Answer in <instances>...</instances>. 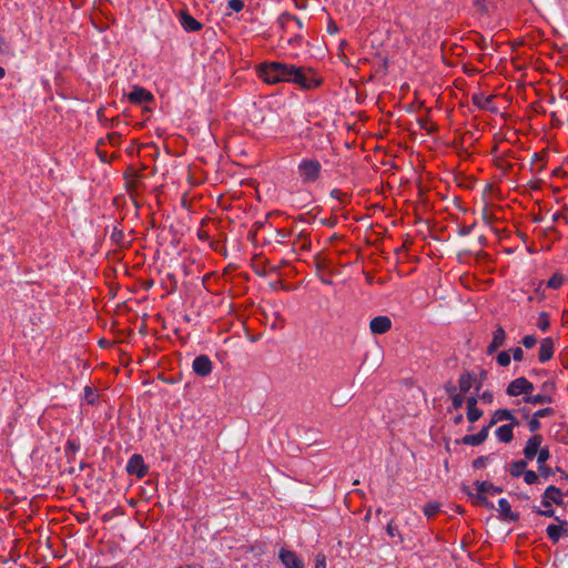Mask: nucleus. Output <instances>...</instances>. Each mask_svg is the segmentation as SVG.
<instances>
[{"label": "nucleus", "mask_w": 568, "mask_h": 568, "mask_svg": "<svg viewBox=\"0 0 568 568\" xmlns=\"http://www.w3.org/2000/svg\"><path fill=\"white\" fill-rule=\"evenodd\" d=\"M126 471L130 475H135L138 478H143L148 473L143 457L139 454L132 455L126 464Z\"/></svg>", "instance_id": "obj_5"}, {"label": "nucleus", "mask_w": 568, "mask_h": 568, "mask_svg": "<svg viewBox=\"0 0 568 568\" xmlns=\"http://www.w3.org/2000/svg\"><path fill=\"white\" fill-rule=\"evenodd\" d=\"M508 352H510V356L514 358L515 362H523L525 358L524 351L519 346L514 347Z\"/></svg>", "instance_id": "obj_34"}, {"label": "nucleus", "mask_w": 568, "mask_h": 568, "mask_svg": "<svg viewBox=\"0 0 568 568\" xmlns=\"http://www.w3.org/2000/svg\"><path fill=\"white\" fill-rule=\"evenodd\" d=\"M258 78L267 84L281 82L295 83L303 89H312L320 84L311 71L283 62H263L257 69Z\"/></svg>", "instance_id": "obj_1"}, {"label": "nucleus", "mask_w": 568, "mask_h": 568, "mask_svg": "<svg viewBox=\"0 0 568 568\" xmlns=\"http://www.w3.org/2000/svg\"><path fill=\"white\" fill-rule=\"evenodd\" d=\"M520 343L525 348L531 349L537 344V337L534 334H528L521 338Z\"/></svg>", "instance_id": "obj_31"}, {"label": "nucleus", "mask_w": 568, "mask_h": 568, "mask_svg": "<svg viewBox=\"0 0 568 568\" xmlns=\"http://www.w3.org/2000/svg\"><path fill=\"white\" fill-rule=\"evenodd\" d=\"M392 327V321L388 316H376L369 323V328L373 334H385Z\"/></svg>", "instance_id": "obj_12"}, {"label": "nucleus", "mask_w": 568, "mask_h": 568, "mask_svg": "<svg viewBox=\"0 0 568 568\" xmlns=\"http://www.w3.org/2000/svg\"><path fill=\"white\" fill-rule=\"evenodd\" d=\"M525 471H526V462H524V460L513 462L509 466V473L514 477H519V476L524 475Z\"/></svg>", "instance_id": "obj_26"}, {"label": "nucleus", "mask_w": 568, "mask_h": 568, "mask_svg": "<svg viewBox=\"0 0 568 568\" xmlns=\"http://www.w3.org/2000/svg\"><path fill=\"white\" fill-rule=\"evenodd\" d=\"M528 427L530 432H537L538 429H540L541 424L539 422V418H537L534 415L532 418H530V420L528 422Z\"/></svg>", "instance_id": "obj_39"}, {"label": "nucleus", "mask_w": 568, "mask_h": 568, "mask_svg": "<svg viewBox=\"0 0 568 568\" xmlns=\"http://www.w3.org/2000/svg\"><path fill=\"white\" fill-rule=\"evenodd\" d=\"M281 21L285 27H290L291 24H295L297 29L303 28V23L300 18L296 16L285 13L281 17Z\"/></svg>", "instance_id": "obj_28"}, {"label": "nucleus", "mask_w": 568, "mask_h": 568, "mask_svg": "<svg viewBox=\"0 0 568 568\" xmlns=\"http://www.w3.org/2000/svg\"><path fill=\"white\" fill-rule=\"evenodd\" d=\"M555 354V342L551 337H545L540 341L538 349V361L546 363L552 358Z\"/></svg>", "instance_id": "obj_10"}, {"label": "nucleus", "mask_w": 568, "mask_h": 568, "mask_svg": "<svg viewBox=\"0 0 568 568\" xmlns=\"http://www.w3.org/2000/svg\"><path fill=\"white\" fill-rule=\"evenodd\" d=\"M564 478L568 480V475L564 473Z\"/></svg>", "instance_id": "obj_48"}, {"label": "nucleus", "mask_w": 568, "mask_h": 568, "mask_svg": "<svg viewBox=\"0 0 568 568\" xmlns=\"http://www.w3.org/2000/svg\"><path fill=\"white\" fill-rule=\"evenodd\" d=\"M386 532L392 538L397 537L400 542L404 540L403 536L400 535V532H399V530L397 528V526L394 525L393 521L388 523V525L386 526Z\"/></svg>", "instance_id": "obj_33"}, {"label": "nucleus", "mask_w": 568, "mask_h": 568, "mask_svg": "<svg viewBox=\"0 0 568 568\" xmlns=\"http://www.w3.org/2000/svg\"><path fill=\"white\" fill-rule=\"evenodd\" d=\"M298 237L303 240L302 247H308L311 245V241L305 234L301 233Z\"/></svg>", "instance_id": "obj_43"}, {"label": "nucleus", "mask_w": 568, "mask_h": 568, "mask_svg": "<svg viewBox=\"0 0 568 568\" xmlns=\"http://www.w3.org/2000/svg\"><path fill=\"white\" fill-rule=\"evenodd\" d=\"M496 362L499 366L501 367H507L510 365V362H511V356H510V352L508 351H501L497 354L496 356Z\"/></svg>", "instance_id": "obj_29"}, {"label": "nucleus", "mask_w": 568, "mask_h": 568, "mask_svg": "<svg viewBox=\"0 0 568 568\" xmlns=\"http://www.w3.org/2000/svg\"><path fill=\"white\" fill-rule=\"evenodd\" d=\"M518 425H511V424H504V425L499 426L495 430L496 438L500 443H505V444L510 443L513 440V437H514L513 430Z\"/></svg>", "instance_id": "obj_17"}, {"label": "nucleus", "mask_w": 568, "mask_h": 568, "mask_svg": "<svg viewBox=\"0 0 568 568\" xmlns=\"http://www.w3.org/2000/svg\"><path fill=\"white\" fill-rule=\"evenodd\" d=\"M194 373L199 376H207L212 373L213 363L206 355L196 356L192 363Z\"/></svg>", "instance_id": "obj_7"}, {"label": "nucleus", "mask_w": 568, "mask_h": 568, "mask_svg": "<svg viewBox=\"0 0 568 568\" xmlns=\"http://www.w3.org/2000/svg\"><path fill=\"white\" fill-rule=\"evenodd\" d=\"M84 398L88 404H94L98 398V395L91 387L87 386L84 388Z\"/></svg>", "instance_id": "obj_35"}, {"label": "nucleus", "mask_w": 568, "mask_h": 568, "mask_svg": "<svg viewBox=\"0 0 568 568\" xmlns=\"http://www.w3.org/2000/svg\"><path fill=\"white\" fill-rule=\"evenodd\" d=\"M277 233V236L280 237V242H284L286 239H288L291 236V231L286 230V229H280L276 231Z\"/></svg>", "instance_id": "obj_41"}, {"label": "nucleus", "mask_w": 568, "mask_h": 568, "mask_svg": "<svg viewBox=\"0 0 568 568\" xmlns=\"http://www.w3.org/2000/svg\"><path fill=\"white\" fill-rule=\"evenodd\" d=\"M227 7L234 12H240L244 8V2L242 0H229Z\"/></svg>", "instance_id": "obj_37"}, {"label": "nucleus", "mask_w": 568, "mask_h": 568, "mask_svg": "<svg viewBox=\"0 0 568 568\" xmlns=\"http://www.w3.org/2000/svg\"><path fill=\"white\" fill-rule=\"evenodd\" d=\"M546 531L549 539H551L554 542H558L559 538L561 537L565 530L561 526L549 525Z\"/></svg>", "instance_id": "obj_27"}, {"label": "nucleus", "mask_w": 568, "mask_h": 568, "mask_svg": "<svg viewBox=\"0 0 568 568\" xmlns=\"http://www.w3.org/2000/svg\"><path fill=\"white\" fill-rule=\"evenodd\" d=\"M179 21L182 26V28L186 32H195L202 29V23L199 22L195 18H193L190 13L186 11H181L179 14Z\"/></svg>", "instance_id": "obj_14"}, {"label": "nucleus", "mask_w": 568, "mask_h": 568, "mask_svg": "<svg viewBox=\"0 0 568 568\" xmlns=\"http://www.w3.org/2000/svg\"><path fill=\"white\" fill-rule=\"evenodd\" d=\"M536 326L542 333L548 332L550 327L549 314L546 312H540L537 316Z\"/></svg>", "instance_id": "obj_24"}, {"label": "nucleus", "mask_w": 568, "mask_h": 568, "mask_svg": "<svg viewBox=\"0 0 568 568\" xmlns=\"http://www.w3.org/2000/svg\"><path fill=\"white\" fill-rule=\"evenodd\" d=\"M447 393L452 398V404L455 409H459L464 404V395L463 393H456L455 386L447 387Z\"/></svg>", "instance_id": "obj_22"}, {"label": "nucleus", "mask_w": 568, "mask_h": 568, "mask_svg": "<svg viewBox=\"0 0 568 568\" xmlns=\"http://www.w3.org/2000/svg\"><path fill=\"white\" fill-rule=\"evenodd\" d=\"M129 101L132 103H148L153 100V95L148 90L135 87L128 95Z\"/></svg>", "instance_id": "obj_15"}, {"label": "nucleus", "mask_w": 568, "mask_h": 568, "mask_svg": "<svg viewBox=\"0 0 568 568\" xmlns=\"http://www.w3.org/2000/svg\"><path fill=\"white\" fill-rule=\"evenodd\" d=\"M6 75L4 68L0 67V79H2Z\"/></svg>", "instance_id": "obj_46"}, {"label": "nucleus", "mask_w": 568, "mask_h": 568, "mask_svg": "<svg viewBox=\"0 0 568 568\" xmlns=\"http://www.w3.org/2000/svg\"><path fill=\"white\" fill-rule=\"evenodd\" d=\"M331 195H332L334 199H337V200H339V201H343V197L345 196V193H343L341 190L334 189V190L331 192Z\"/></svg>", "instance_id": "obj_42"}, {"label": "nucleus", "mask_w": 568, "mask_h": 568, "mask_svg": "<svg viewBox=\"0 0 568 568\" xmlns=\"http://www.w3.org/2000/svg\"><path fill=\"white\" fill-rule=\"evenodd\" d=\"M542 436L539 434L532 435L526 443L524 455L527 459L531 460L537 453L541 449Z\"/></svg>", "instance_id": "obj_13"}, {"label": "nucleus", "mask_w": 568, "mask_h": 568, "mask_svg": "<svg viewBox=\"0 0 568 568\" xmlns=\"http://www.w3.org/2000/svg\"><path fill=\"white\" fill-rule=\"evenodd\" d=\"M506 332L505 329L498 325L493 332V338L489 345L487 346V354L491 355L498 351V348L503 347L506 343Z\"/></svg>", "instance_id": "obj_11"}, {"label": "nucleus", "mask_w": 568, "mask_h": 568, "mask_svg": "<svg viewBox=\"0 0 568 568\" xmlns=\"http://www.w3.org/2000/svg\"><path fill=\"white\" fill-rule=\"evenodd\" d=\"M523 400L527 404L538 405V404H548L551 403V397L548 395L537 394V395H528L523 398Z\"/></svg>", "instance_id": "obj_23"}, {"label": "nucleus", "mask_w": 568, "mask_h": 568, "mask_svg": "<svg viewBox=\"0 0 568 568\" xmlns=\"http://www.w3.org/2000/svg\"><path fill=\"white\" fill-rule=\"evenodd\" d=\"M567 278L561 273H555L547 282V287L558 290L564 285Z\"/></svg>", "instance_id": "obj_25"}, {"label": "nucleus", "mask_w": 568, "mask_h": 568, "mask_svg": "<svg viewBox=\"0 0 568 568\" xmlns=\"http://www.w3.org/2000/svg\"><path fill=\"white\" fill-rule=\"evenodd\" d=\"M278 557L285 568H305L304 561L292 550L281 548Z\"/></svg>", "instance_id": "obj_6"}, {"label": "nucleus", "mask_w": 568, "mask_h": 568, "mask_svg": "<svg viewBox=\"0 0 568 568\" xmlns=\"http://www.w3.org/2000/svg\"><path fill=\"white\" fill-rule=\"evenodd\" d=\"M473 383H474L473 375L468 372L463 373L458 379V386H459L460 393H463V394L467 393L473 387Z\"/></svg>", "instance_id": "obj_21"}, {"label": "nucleus", "mask_w": 568, "mask_h": 568, "mask_svg": "<svg viewBox=\"0 0 568 568\" xmlns=\"http://www.w3.org/2000/svg\"><path fill=\"white\" fill-rule=\"evenodd\" d=\"M481 399L485 400V402L490 403L493 400V395L490 393H484L481 395Z\"/></svg>", "instance_id": "obj_44"}, {"label": "nucleus", "mask_w": 568, "mask_h": 568, "mask_svg": "<svg viewBox=\"0 0 568 568\" xmlns=\"http://www.w3.org/2000/svg\"><path fill=\"white\" fill-rule=\"evenodd\" d=\"M552 414H554V409L551 407H546V408L538 409L537 412H535L534 415L537 418H544V417L550 416Z\"/></svg>", "instance_id": "obj_38"}, {"label": "nucleus", "mask_w": 568, "mask_h": 568, "mask_svg": "<svg viewBox=\"0 0 568 568\" xmlns=\"http://www.w3.org/2000/svg\"><path fill=\"white\" fill-rule=\"evenodd\" d=\"M476 490H477V500L480 504H486L487 499L485 497L486 494L488 495H496L501 493V488L493 485L489 481H477L475 484Z\"/></svg>", "instance_id": "obj_9"}, {"label": "nucleus", "mask_w": 568, "mask_h": 568, "mask_svg": "<svg viewBox=\"0 0 568 568\" xmlns=\"http://www.w3.org/2000/svg\"><path fill=\"white\" fill-rule=\"evenodd\" d=\"M537 462L539 464V470L541 471L542 468H544V464L549 459L550 457V453H549V449L548 448H541L538 453H537Z\"/></svg>", "instance_id": "obj_30"}, {"label": "nucleus", "mask_w": 568, "mask_h": 568, "mask_svg": "<svg viewBox=\"0 0 568 568\" xmlns=\"http://www.w3.org/2000/svg\"><path fill=\"white\" fill-rule=\"evenodd\" d=\"M493 95H485L484 93H476L473 95V102L480 109L489 110L493 102Z\"/></svg>", "instance_id": "obj_20"}, {"label": "nucleus", "mask_w": 568, "mask_h": 568, "mask_svg": "<svg viewBox=\"0 0 568 568\" xmlns=\"http://www.w3.org/2000/svg\"><path fill=\"white\" fill-rule=\"evenodd\" d=\"M489 428L490 427H488V425H487V426L483 427L477 434H470V435L464 436L463 443L465 445H469V446H477V445L484 443L488 437Z\"/></svg>", "instance_id": "obj_16"}, {"label": "nucleus", "mask_w": 568, "mask_h": 568, "mask_svg": "<svg viewBox=\"0 0 568 568\" xmlns=\"http://www.w3.org/2000/svg\"><path fill=\"white\" fill-rule=\"evenodd\" d=\"M541 504L545 510H539L538 514L545 517H552L555 515V510L551 508L552 504H562L561 490L552 485L547 487L542 495Z\"/></svg>", "instance_id": "obj_3"}, {"label": "nucleus", "mask_w": 568, "mask_h": 568, "mask_svg": "<svg viewBox=\"0 0 568 568\" xmlns=\"http://www.w3.org/2000/svg\"><path fill=\"white\" fill-rule=\"evenodd\" d=\"M478 465H481V459H477V460L475 462V466H478Z\"/></svg>", "instance_id": "obj_47"}, {"label": "nucleus", "mask_w": 568, "mask_h": 568, "mask_svg": "<svg viewBox=\"0 0 568 568\" xmlns=\"http://www.w3.org/2000/svg\"><path fill=\"white\" fill-rule=\"evenodd\" d=\"M498 511L506 519L516 520L518 518V516L513 513L511 506L506 498H500L498 500Z\"/></svg>", "instance_id": "obj_19"}, {"label": "nucleus", "mask_w": 568, "mask_h": 568, "mask_svg": "<svg viewBox=\"0 0 568 568\" xmlns=\"http://www.w3.org/2000/svg\"><path fill=\"white\" fill-rule=\"evenodd\" d=\"M524 480L528 485H532L538 481V475L534 470H526L524 474Z\"/></svg>", "instance_id": "obj_36"}, {"label": "nucleus", "mask_w": 568, "mask_h": 568, "mask_svg": "<svg viewBox=\"0 0 568 568\" xmlns=\"http://www.w3.org/2000/svg\"><path fill=\"white\" fill-rule=\"evenodd\" d=\"M463 420V415L459 414L455 417V424H459Z\"/></svg>", "instance_id": "obj_45"}, {"label": "nucleus", "mask_w": 568, "mask_h": 568, "mask_svg": "<svg viewBox=\"0 0 568 568\" xmlns=\"http://www.w3.org/2000/svg\"><path fill=\"white\" fill-rule=\"evenodd\" d=\"M483 416V410L477 408V398L470 396L467 399V419L470 423L477 422Z\"/></svg>", "instance_id": "obj_18"}, {"label": "nucleus", "mask_w": 568, "mask_h": 568, "mask_svg": "<svg viewBox=\"0 0 568 568\" xmlns=\"http://www.w3.org/2000/svg\"><path fill=\"white\" fill-rule=\"evenodd\" d=\"M423 510H424L425 516H427L428 518H430V517L435 516V515L438 513V510H439V504L434 503V501H432V503H427V504L424 506V509H423Z\"/></svg>", "instance_id": "obj_32"}, {"label": "nucleus", "mask_w": 568, "mask_h": 568, "mask_svg": "<svg viewBox=\"0 0 568 568\" xmlns=\"http://www.w3.org/2000/svg\"><path fill=\"white\" fill-rule=\"evenodd\" d=\"M303 183H312L321 176L322 165L315 159H303L297 166Z\"/></svg>", "instance_id": "obj_2"}, {"label": "nucleus", "mask_w": 568, "mask_h": 568, "mask_svg": "<svg viewBox=\"0 0 568 568\" xmlns=\"http://www.w3.org/2000/svg\"><path fill=\"white\" fill-rule=\"evenodd\" d=\"M315 568H326V557L318 554L315 558Z\"/></svg>", "instance_id": "obj_40"}, {"label": "nucleus", "mask_w": 568, "mask_h": 568, "mask_svg": "<svg viewBox=\"0 0 568 568\" xmlns=\"http://www.w3.org/2000/svg\"><path fill=\"white\" fill-rule=\"evenodd\" d=\"M534 389V384L529 382L526 377H518L508 384L506 388V394L511 397H517L521 395L526 397L530 395Z\"/></svg>", "instance_id": "obj_4"}, {"label": "nucleus", "mask_w": 568, "mask_h": 568, "mask_svg": "<svg viewBox=\"0 0 568 568\" xmlns=\"http://www.w3.org/2000/svg\"><path fill=\"white\" fill-rule=\"evenodd\" d=\"M507 422V424L519 425L518 419L515 417L514 412L507 408L497 409L488 424V427H493L497 423Z\"/></svg>", "instance_id": "obj_8"}]
</instances>
